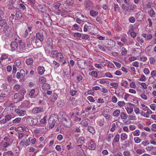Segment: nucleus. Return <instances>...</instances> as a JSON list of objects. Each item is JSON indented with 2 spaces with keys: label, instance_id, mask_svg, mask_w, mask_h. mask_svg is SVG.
<instances>
[{
  "label": "nucleus",
  "instance_id": "nucleus-1",
  "mask_svg": "<svg viewBox=\"0 0 156 156\" xmlns=\"http://www.w3.org/2000/svg\"><path fill=\"white\" fill-rule=\"evenodd\" d=\"M43 19L44 24L48 27H50L51 25L52 20L49 15L48 14L45 13L43 16Z\"/></svg>",
  "mask_w": 156,
  "mask_h": 156
},
{
  "label": "nucleus",
  "instance_id": "nucleus-2",
  "mask_svg": "<svg viewBox=\"0 0 156 156\" xmlns=\"http://www.w3.org/2000/svg\"><path fill=\"white\" fill-rule=\"evenodd\" d=\"M26 121L28 125L31 126L36 125L38 122L37 118L33 119L30 116L27 117Z\"/></svg>",
  "mask_w": 156,
  "mask_h": 156
},
{
  "label": "nucleus",
  "instance_id": "nucleus-3",
  "mask_svg": "<svg viewBox=\"0 0 156 156\" xmlns=\"http://www.w3.org/2000/svg\"><path fill=\"white\" fill-rule=\"evenodd\" d=\"M52 41L51 39H50V40L48 41V44L47 46L45 49V51L46 53L50 54L53 49Z\"/></svg>",
  "mask_w": 156,
  "mask_h": 156
},
{
  "label": "nucleus",
  "instance_id": "nucleus-4",
  "mask_svg": "<svg viewBox=\"0 0 156 156\" xmlns=\"http://www.w3.org/2000/svg\"><path fill=\"white\" fill-rule=\"evenodd\" d=\"M46 32L45 31L42 30L36 34V37L41 41H44L45 37L44 34H45Z\"/></svg>",
  "mask_w": 156,
  "mask_h": 156
},
{
  "label": "nucleus",
  "instance_id": "nucleus-5",
  "mask_svg": "<svg viewBox=\"0 0 156 156\" xmlns=\"http://www.w3.org/2000/svg\"><path fill=\"white\" fill-rule=\"evenodd\" d=\"M37 7V10L42 13H45L47 11L46 6L43 4L39 5Z\"/></svg>",
  "mask_w": 156,
  "mask_h": 156
},
{
  "label": "nucleus",
  "instance_id": "nucleus-6",
  "mask_svg": "<svg viewBox=\"0 0 156 156\" xmlns=\"http://www.w3.org/2000/svg\"><path fill=\"white\" fill-rule=\"evenodd\" d=\"M62 121L64 124L65 126L66 127L68 126L70 124V120L67 116H66L62 118Z\"/></svg>",
  "mask_w": 156,
  "mask_h": 156
},
{
  "label": "nucleus",
  "instance_id": "nucleus-7",
  "mask_svg": "<svg viewBox=\"0 0 156 156\" xmlns=\"http://www.w3.org/2000/svg\"><path fill=\"white\" fill-rule=\"evenodd\" d=\"M107 48H112L114 47L115 45V42L112 40H108L107 41Z\"/></svg>",
  "mask_w": 156,
  "mask_h": 156
},
{
  "label": "nucleus",
  "instance_id": "nucleus-8",
  "mask_svg": "<svg viewBox=\"0 0 156 156\" xmlns=\"http://www.w3.org/2000/svg\"><path fill=\"white\" fill-rule=\"evenodd\" d=\"M35 38V37H29L27 39V47L29 48L31 47L32 46V41L34 40Z\"/></svg>",
  "mask_w": 156,
  "mask_h": 156
},
{
  "label": "nucleus",
  "instance_id": "nucleus-9",
  "mask_svg": "<svg viewBox=\"0 0 156 156\" xmlns=\"http://www.w3.org/2000/svg\"><path fill=\"white\" fill-rule=\"evenodd\" d=\"M85 6L87 9H90L93 7L92 2L90 0H85Z\"/></svg>",
  "mask_w": 156,
  "mask_h": 156
},
{
  "label": "nucleus",
  "instance_id": "nucleus-10",
  "mask_svg": "<svg viewBox=\"0 0 156 156\" xmlns=\"http://www.w3.org/2000/svg\"><path fill=\"white\" fill-rule=\"evenodd\" d=\"M15 112L20 116H23L26 114V111L25 110H21L18 108L16 109Z\"/></svg>",
  "mask_w": 156,
  "mask_h": 156
},
{
  "label": "nucleus",
  "instance_id": "nucleus-11",
  "mask_svg": "<svg viewBox=\"0 0 156 156\" xmlns=\"http://www.w3.org/2000/svg\"><path fill=\"white\" fill-rule=\"evenodd\" d=\"M10 46L12 50H16L17 49L18 46V44L17 42L16 41L12 42L10 44Z\"/></svg>",
  "mask_w": 156,
  "mask_h": 156
},
{
  "label": "nucleus",
  "instance_id": "nucleus-12",
  "mask_svg": "<svg viewBox=\"0 0 156 156\" xmlns=\"http://www.w3.org/2000/svg\"><path fill=\"white\" fill-rule=\"evenodd\" d=\"M134 106V105L129 103V106L126 108L127 113L128 114H130L133 112V106Z\"/></svg>",
  "mask_w": 156,
  "mask_h": 156
},
{
  "label": "nucleus",
  "instance_id": "nucleus-13",
  "mask_svg": "<svg viewBox=\"0 0 156 156\" xmlns=\"http://www.w3.org/2000/svg\"><path fill=\"white\" fill-rule=\"evenodd\" d=\"M12 29L11 27L7 25H5L4 27L3 30L4 32L9 34L11 32Z\"/></svg>",
  "mask_w": 156,
  "mask_h": 156
},
{
  "label": "nucleus",
  "instance_id": "nucleus-14",
  "mask_svg": "<svg viewBox=\"0 0 156 156\" xmlns=\"http://www.w3.org/2000/svg\"><path fill=\"white\" fill-rule=\"evenodd\" d=\"M45 70L43 66H39L37 68L38 73L40 75H43Z\"/></svg>",
  "mask_w": 156,
  "mask_h": 156
},
{
  "label": "nucleus",
  "instance_id": "nucleus-15",
  "mask_svg": "<svg viewBox=\"0 0 156 156\" xmlns=\"http://www.w3.org/2000/svg\"><path fill=\"white\" fill-rule=\"evenodd\" d=\"M55 119H53L51 120V119H50L49 120V127L51 129L53 128L55 126Z\"/></svg>",
  "mask_w": 156,
  "mask_h": 156
},
{
  "label": "nucleus",
  "instance_id": "nucleus-16",
  "mask_svg": "<svg viewBox=\"0 0 156 156\" xmlns=\"http://www.w3.org/2000/svg\"><path fill=\"white\" fill-rule=\"evenodd\" d=\"M89 121V120L88 119H84L82 121L81 124L82 126L86 127L88 126Z\"/></svg>",
  "mask_w": 156,
  "mask_h": 156
},
{
  "label": "nucleus",
  "instance_id": "nucleus-17",
  "mask_svg": "<svg viewBox=\"0 0 156 156\" xmlns=\"http://www.w3.org/2000/svg\"><path fill=\"white\" fill-rule=\"evenodd\" d=\"M33 110L34 112L35 113L41 112L43 111V109L40 107L35 108L33 109Z\"/></svg>",
  "mask_w": 156,
  "mask_h": 156
},
{
  "label": "nucleus",
  "instance_id": "nucleus-18",
  "mask_svg": "<svg viewBox=\"0 0 156 156\" xmlns=\"http://www.w3.org/2000/svg\"><path fill=\"white\" fill-rule=\"evenodd\" d=\"M2 81L0 80V90L6 88V84L4 83Z\"/></svg>",
  "mask_w": 156,
  "mask_h": 156
},
{
  "label": "nucleus",
  "instance_id": "nucleus-19",
  "mask_svg": "<svg viewBox=\"0 0 156 156\" xmlns=\"http://www.w3.org/2000/svg\"><path fill=\"white\" fill-rule=\"evenodd\" d=\"M87 130L90 133L92 134H94L95 133V132L94 128L90 126H88Z\"/></svg>",
  "mask_w": 156,
  "mask_h": 156
},
{
  "label": "nucleus",
  "instance_id": "nucleus-20",
  "mask_svg": "<svg viewBox=\"0 0 156 156\" xmlns=\"http://www.w3.org/2000/svg\"><path fill=\"white\" fill-rule=\"evenodd\" d=\"M92 27L90 26H88L87 25H85L83 27V31L85 32H87L88 30H89L92 28Z\"/></svg>",
  "mask_w": 156,
  "mask_h": 156
},
{
  "label": "nucleus",
  "instance_id": "nucleus-21",
  "mask_svg": "<svg viewBox=\"0 0 156 156\" xmlns=\"http://www.w3.org/2000/svg\"><path fill=\"white\" fill-rule=\"evenodd\" d=\"M120 117L122 119H126L127 118V114L124 112H122L120 114Z\"/></svg>",
  "mask_w": 156,
  "mask_h": 156
},
{
  "label": "nucleus",
  "instance_id": "nucleus-22",
  "mask_svg": "<svg viewBox=\"0 0 156 156\" xmlns=\"http://www.w3.org/2000/svg\"><path fill=\"white\" fill-rule=\"evenodd\" d=\"M33 62V59L32 58H29L26 59V62L28 65H31Z\"/></svg>",
  "mask_w": 156,
  "mask_h": 156
},
{
  "label": "nucleus",
  "instance_id": "nucleus-23",
  "mask_svg": "<svg viewBox=\"0 0 156 156\" xmlns=\"http://www.w3.org/2000/svg\"><path fill=\"white\" fill-rule=\"evenodd\" d=\"M128 137V136L125 133H122L121 136V139L122 141L126 140Z\"/></svg>",
  "mask_w": 156,
  "mask_h": 156
},
{
  "label": "nucleus",
  "instance_id": "nucleus-24",
  "mask_svg": "<svg viewBox=\"0 0 156 156\" xmlns=\"http://www.w3.org/2000/svg\"><path fill=\"white\" fill-rule=\"evenodd\" d=\"M52 97L51 99V100L52 101H54L56 100L57 98V94L55 93H54L52 94Z\"/></svg>",
  "mask_w": 156,
  "mask_h": 156
},
{
  "label": "nucleus",
  "instance_id": "nucleus-25",
  "mask_svg": "<svg viewBox=\"0 0 156 156\" xmlns=\"http://www.w3.org/2000/svg\"><path fill=\"white\" fill-rule=\"evenodd\" d=\"M90 14L92 16H95L98 14V12L93 10H91L90 11Z\"/></svg>",
  "mask_w": 156,
  "mask_h": 156
},
{
  "label": "nucleus",
  "instance_id": "nucleus-26",
  "mask_svg": "<svg viewBox=\"0 0 156 156\" xmlns=\"http://www.w3.org/2000/svg\"><path fill=\"white\" fill-rule=\"evenodd\" d=\"M25 44L24 43H22L19 44V48L21 51H23L25 49Z\"/></svg>",
  "mask_w": 156,
  "mask_h": 156
},
{
  "label": "nucleus",
  "instance_id": "nucleus-27",
  "mask_svg": "<svg viewBox=\"0 0 156 156\" xmlns=\"http://www.w3.org/2000/svg\"><path fill=\"white\" fill-rule=\"evenodd\" d=\"M39 80L40 83L41 84H44L46 82V79L44 77H41L39 78Z\"/></svg>",
  "mask_w": 156,
  "mask_h": 156
},
{
  "label": "nucleus",
  "instance_id": "nucleus-28",
  "mask_svg": "<svg viewBox=\"0 0 156 156\" xmlns=\"http://www.w3.org/2000/svg\"><path fill=\"white\" fill-rule=\"evenodd\" d=\"M7 23L6 21L5 20H0V26L1 27H3Z\"/></svg>",
  "mask_w": 156,
  "mask_h": 156
},
{
  "label": "nucleus",
  "instance_id": "nucleus-29",
  "mask_svg": "<svg viewBox=\"0 0 156 156\" xmlns=\"http://www.w3.org/2000/svg\"><path fill=\"white\" fill-rule=\"evenodd\" d=\"M120 113V111L119 110H116L113 112V115L114 116L118 117Z\"/></svg>",
  "mask_w": 156,
  "mask_h": 156
},
{
  "label": "nucleus",
  "instance_id": "nucleus-30",
  "mask_svg": "<svg viewBox=\"0 0 156 156\" xmlns=\"http://www.w3.org/2000/svg\"><path fill=\"white\" fill-rule=\"evenodd\" d=\"M20 88V85L16 84H15L13 87V89L17 91L19 90Z\"/></svg>",
  "mask_w": 156,
  "mask_h": 156
},
{
  "label": "nucleus",
  "instance_id": "nucleus-31",
  "mask_svg": "<svg viewBox=\"0 0 156 156\" xmlns=\"http://www.w3.org/2000/svg\"><path fill=\"white\" fill-rule=\"evenodd\" d=\"M16 16L17 18L20 19L22 17V14L20 11H18L16 12Z\"/></svg>",
  "mask_w": 156,
  "mask_h": 156
},
{
  "label": "nucleus",
  "instance_id": "nucleus-32",
  "mask_svg": "<svg viewBox=\"0 0 156 156\" xmlns=\"http://www.w3.org/2000/svg\"><path fill=\"white\" fill-rule=\"evenodd\" d=\"M42 88L44 90H46L49 87V84L47 83L43 84L42 86Z\"/></svg>",
  "mask_w": 156,
  "mask_h": 156
},
{
  "label": "nucleus",
  "instance_id": "nucleus-33",
  "mask_svg": "<svg viewBox=\"0 0 156 156\" xmlns=\"http://www.w3.org/2000/svg\"><path fill=\"white\" fill-rule=\"evenodd\" d=\"M7 95L4 93H2L0 94V98L1 99H5L6 98Z\"/></svg>",
  "mask_w": 156,
  "mask_h": 156
},
{
  "label": "nucleus",
  "instance_id": "nucleus-34",
  "mask_svg": "<svg viewBox=\"0 0 156 156\" xmlns=\"http://www.w3.org/2000/svg\"><path fill=\"white\" fill-rule=\"evenodd\" d=\"M153 76L149 77V82L150 84H152L155 80Z\"/></svg>",
  "mask_w": 156,
  "mask_h": 156
},
{
  "label": "nucleus",
  "instance_id": "nucleus-35",
  "mask_svg": "<svg viewBox=\"0 0 156 156\" xmlns=\"http://www.w3.org/2000/svg\"><path fill=\"white\" fill-rule=\"evenodd\" d=\"M96 147V146L95 145V144H92L91 146H88V148L89 150H93L95 149Z\"/></svg>",
  "mask_w": 156,
  "mask_h": 156
},
{
  "label": "nucleus",
  "instance_id": "nucleus-36",
  "mask_svg": "<svg viewBox=\"0 0 156 156\" xmlns=\"http://www.w3.org/2000/svg\"><path fill=\"white\" fill-rule=\"evenodd\" d=\"M120 135L119 134H117L114 137V140L115 142H117L119 141L120 139Z\"/></svg>",
  "mask_w": 156,
  "mask_h": 156
},
{
  "label": "nucleus",
  "instance_id": "nucleus-37",
  "mask_svg": "<svg viewBox=\"0 0 156 156\" xmlns=\"http://www.w3.org/2000/svg\"><path fill=\"white\" fill-rule=\"evenodd\" d=\"M21 120V118H17L13 120L12 121V122L13 123H19Z\"/></svg>",
  "mask_w": 156,
  "mask_h": 156
},
{
  "label": "nucleus",
  "instance_id": "nucleus-38",
  "mask_svg": "<svg viewBox=\"0 0 156 156\" xmlns=\"http://www.w3.org/2000/svg\"><path fill=\"white\" fill-rule=\"evenodd\" d=\"M135 142L136 143H140L141 141V140L138 137H135L134 139Z\"/></svg>",
  "mask_w": 156,
  "mask_h": 156
},
{
  "label": "nucleus",
  "instance_id": "nucleus-39",
  "mask_svg": "<svg viewBox=\"0 0 156 156\" xmlns=\"http://www.w3.org/2000/svg\"><path fill=\"white\" fill-rule=\"evenodd\" d=\"M133 134L134 136H138L140 135V132L139 130H136L133 132Z\"/></svg>",
  "mask_w": 156,
  "mask_h": 156
},
{
  "label": "nucleus",
  "instance_id": "nucleus-40",
  "mask_svg": "<svg viewBox=\"0 0 156 156\" xmlns=\"http://www.w3.org/2000/svg\"><path fill=\"white\" fill-rule=\"evenodd\" d=\"M134 8V5H130L127 7L126 10H133Z\"/></svg>",
  "mask_w": 156,
  "mask_h": 156
},
{
  "label": "nucleus",
  "instance_id": "nucleus-41",
  "mask_svg": "<svg viewBox=\"0 0 156 156\" xmlns=\"http://www.w3.org/2000/svg\"><path fill=\"white\" fill-rule=\"evenodd\" d=\"M113 135L112 134H110L106 138V140L108 142H110L111 140V138L113 137Z\"/></svg>",
  "mask_w": 156,
  "mask_h": 156
},
{
  "label": "nucleus",
  "instance_id": "nucleus-42",
  "mask_svg": "<svg viewBox=\"0 0 156 156\" xmlns=\"http://www.w3.org/2000/svg\"><path fill=\"white\" fill-rule=\"evenodd\" d=\"M77 92V90H70V93L71 95H72V96H73L76 94Z\"/></svg>",
  "mask_w": 156,
  "mask_h": 156
},
{
  "label": "nucleus",
  "instance_id": "nucleus-43",
  "mask_svg": "<svg viewBox=\"0 0 156 156\" xmlns=\"http://www.w3.org/2000/svg\"><path fill=\"white\" fill-rule=\"evenodd\" d=\"M122 51L121 52L122 54V55H125L127 53V51L125 48H122Z\"/></svg>",
  "mask_w": 156,
  "mask_h": 156
},
{
  "label": "nucleus",
  "instance_id": "nucleus-44",
  "mask_svg": "<svg viewBox=\"0 0 156 156\" xmlns=\"http://www.w3.org/2000/svg\"><path fill=\"white\" fill-rule=\"evenodd\" d=\"M19 8L20 9L25 10L26 9V7L25 5L22 3H20L19 4Z\"/></svg>",
  "mask_w": 156,
  "mask_h": 156
},
{
  "label": "nucleus",
  "instance_id": "nucleus-45",
  "mask_svg": "<svg viewBox=\"0 0 156 156\" xmlns=\"http://www.w3.org/2000/svg\"><path fill=\"white\" fill-rule=\"evenodd\" d=\"M30 139L28 138V139H27L26 141H25L24 144L26 146H27L30 144Z\"/></svg>",
  "mask_w": 156,
  "mask_h": 156
},
{
  "label": "nucleus",
  "instance_id": "nucleus-46",
  "mask_svg": "<svg viewBox=\"0 0 156 156\" xmlns=\"http://www.w3.org/2000/svg\"><path fill=\"white\" fill-rule=\"evenodd\" d=\"M90 36L87 34H82V38L83 39H87Z\"/></svg>",
  "mask_w": 156,
  "mask_h": 156
},
{
  "label": "nucleus",
  "instance_id": "nucleus-47",
  "mask_svg": "<svg viewBox=\"0 0 156 156\" xmlns=\"http://www.w3.org/2000/svg\"><path fill=\"white\" fill-rule=\"evenodd\" d=\"M5 118L7 121H9L12 118V116L11 115H7L5 117Z\"/></svg>",
  "mask_w": 156,
  "mask_h": 156
},
{
  "label": "nucleus",
  "instance_id": "nucleus-48",
  "mask_svg": "<svg viewBox=\"0 0 156 156\" xmlns=\"http://www.w3.org/2000/svg\"><path fill=\"white\" fill-rule=\"evenodd\" d=\"M110 85L114 87L115 89L117 88L118 87V84L117 83H110Z\"/></svg>",
  "mask_w": 156,
  "mask_h": 156
},
{
  "label": "nucleus",
  "instance_id": "nucleus-49",
  "mask_svg": "<svg viewBox=\"0 0 156 156\" xmlns=\"http://www.w3.org/2000/svg\"><path fill=\"white\" fill-rule=\"evenodd\" d=\"M123 82L121 83L122 86H124L126 87L128 85V82L126 81H123Z\"/></svg>",
  "mask_w": 156,
  "mask_h": 156
},
{
  "label": "nucleus",
  "instance_id": "nucleus-50",
  "mask_svg": "<svg viewBox=\"0 0 156 156\" xmlns=\"http://www.w3.org/2000/svg\"><path fill=\"white\" fill-rule=\"evenodd\" d=\"M124 92L123 91H120L118 94V96L120 98H123V97L124 95Z\"/></svg>",
  "mask_w": 156,
  "mask_h": 156
},
{
  "label": "nucleus",
  "instance_id": "nucleus-51",
  "mask_svg": "<svg viewBox=\"0 0 156 156\" xmlns=\"http://www.w3.org/2000/svg\"><path fill=\"white\" fill-rule=\"evenodd\" d=\"M51 53V55H52V56L53 57H55V55L58 53V51L57 50H55L53 51L52 50Z\"/></svg>",
  "mask_w": 156,
  "mask_h": 156
},
{
  "label": "nucleus",
  "instance_id": "nucleus-52",
  "mask_svg": "<svg viewBox=\"0 0 156 156\" xmlns=\"http://www.w3.org/2000/svg\"><path fill=\"white\" fill-rule=\"evenodd\" d=\"M144 72L145 74L147 75L149 73L150 71L148 68H145L144 70Z\"/></svg>",
  "mask_w": 156,
  "mask_h": 156
},
{
  "label": "nucleus",
  "instance_id": "nucleus-53",
  "mask_svg": "<svg viewBox=\"0 0 156 156\" xmlns=\"http://www.w3.org/2000/svg\"><path fill=\"white\" fill-rule=\"evenodd\" d=\"M146 77L145 76L143 75L141 76V77L140 78L139 80L141 81H144L146 80Z\"/></svg>",
  "mask_w": 156,
  "mask_h": 156
},
{
  "label": "nucleus",
  "instance_id": "nucleus-54",
  "mask_svg": "<svg viewBox=\"0 0 156 156\" xmlns=\"http://www.w3.org/2000/svg\"><path fill=\"white\" fill-rule=\"evenodd\" d=\"M20 73L21 74V77H22V78H23L25 76V71L23 69H21L20 71Z\"/></svg>",
  "mask_w": 156,
  "mask_h": 156
},
{
  "label": "nucleus",
  "instance_id": "nucleus-55",
  "mask_svg": "<svg viewBox=\"0 0 156 156\" xmlns=\"http://www.w3.org/2000/svg\"><path fill=\"white\" fill-rule=\"evenodd\" d=\"M125 104V103L124 101H119L118 102V105L120 107L122 106H123Z\"/></svg>",
  "mask_w": 156,
  "mask_h": 156
},
{
  "label": "nucleus",
  "instance_id": "nucleus-56",
  "mask_svg": "<svg viewBox=\"0 0 156 156\" xmlns=\"http://www.w3.org/2000/svg\"><path fill=\"white\" fill-rule=\"evenodd\" d=\"M8 57V55H6L5 54H3L2 55V56L1 57V59L2 60H3L7 58Z\"/></svg>",
  "mask_w": 156,
  "mask_h": 156
},
{
  "label": "nucleus",
  "instance_id": "nucleus-57",
  "mask_svg": "<svg viewBox=\"0 0 156 156\" xmlns=\"http://www.w3.org/2000/svg\"><path fill=\"white\" fill-rule=\"evenodd\" d=\"M91 75L94 77H97L98 76L97 73L94 71H93L91 72Z\"/></svg>",
  "mask_w": 156,
  "mask_h": 156
},
{
  "label": "nucleus",
  "instance_id": "nucleus-58",
  "mask_svg": "<svg viewBox=\"0 0 156 156\" xmlns=\"http://www.w3.org/2000/svg\"><path fill=\"white\" fill-rule=\"evenodd\" d=\"M117 98L115 96H113L112 98V101L115 103L117 102Z\"/></svg>",
  "mask_w": 156,
  "mask_h": 156
},
{
  "label": "nucleus",
  "instance_id": "nucleus-59",
  "mask_svg": "<svg viewBox=\"0 0 156 156\" xmlns=\"http://www.w3.org/2000/svg\"><path fill=\"white\" fill-rule=\"evenodd\" d=\"M155 13L154 11L152 9H151L150 12V16H153L155 15Z\"/></svg>",
  "mask_w": 156,
  "mask_h": 156
},
{
  "label": "nucleus",
  "instance_id": "nucleus-60",
  "mask_svg": "<svg viewBox=\"0 0 156 156\" xmlns=\"http://www.w3.org/2000/svg\"><path fill=\"white\" fill-rule=\"evenodd\" d=\"M105 75L106 77L109 78H112L113 77L112 75L109 72L106 73Z\"/></svg>",
  "mask_w": 156,
  "mask_h": 156
},
{
  "label": "nucleus",
  "instance_id": "nucleus-61",
  "mask_svg": "<svg viewBox=\"0 0 156 156\" xmlns=\"http://www.w3.org/2000/svg\"><path fill=\"white\" fill-rule=\"evenodd\" d=\"M35 92V90L34 89H33L30 91L29 95L32 96L34 95Z\"/></svg>",
  "mask_w": 156,
  "mask_h": 156
},
{
  "label": "nucleus",
  "instance_id": "nucleus-62",
  "mask_svg": "<svg viewBox=\"0 0 156 156\" xmlns=\"http://www.w3.org/2000/svg\"><path fill=\"white\" fill-rule=\"evenodd\" d=\"M129 21L132 23H134L135 21V19L134 17H131L129 18Z\"/></svg>",
  "mask_w": 156,
  "mask_h": 156
},
{
  "label": "nucleus",
  "instance_id": "nucleus-63",
  "mask_svg": "<svg viewBox=\"0 0 156 156\" xmlns=\"http://www.w3.org/2000/svg\"><path fill=\"white\" fill-rule=\"evenodd\" d=\"M88 99L91 102H94V99L93 97L91 96H88L87 97Z\"/></svg>",
  "mask_w": 156,
  "mask_h": 156
},
{
  "label": "nucleus",
  "instance_id": "nucleus-64",
  "mask_svg": "<svg viewBox=\"0 0 156 156\" xmlns=\"http://www.w3.org/2000/svg\"><path fill=\"white\" fill-rule=\"evenodd\" d=\"M124 156H129L130 155V153L129 151H125L123 153Z\"/></svg>",
  "mask_w": 156,
  "mask_h": 156
}]
</instances>
